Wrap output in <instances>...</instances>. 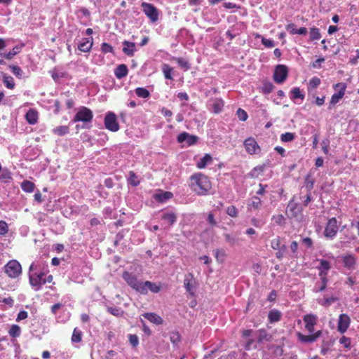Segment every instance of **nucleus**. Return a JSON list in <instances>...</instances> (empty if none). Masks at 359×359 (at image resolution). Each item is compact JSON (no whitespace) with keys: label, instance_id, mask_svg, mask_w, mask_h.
<instances>
[{"label":"nucleus","instance_id":"nucleus-1","mask_svg":"<svg viewBox=\"0 0 359 359\" xmlns=\"http://www.w3.org/2000/svg\"><path fill=\"white\" fill-rule=\"evenodd\" d=\"M189 186L193 191L198 195H205L211 188V183L208 177L197 173L190 177Z\"/></svg>","mask_w":359,"mask_h":359},{"label":"nucleus","instance_id":"nucleus-2","mask_svg":"<svg viewBox=\"0 0 359 359\" xmlns=\"http://www.w3.org/2000/svg\"><path fill=\"white\" fill-rule=\"evenodd\" d=\"M48 269L41 268L39 264L32 263L29 266V279L31 285L34 287L35 290L41 289L44 285V276H46Z\"/></svg>","mask_w":359,"mask_h":359},{"label":"nucleus","instance_id":"nucleus-3","mask_svg":"<svg viewBox=\"0 0 359 359\" xmlns=\"http://www.w3.org/2000/svg\"><path fill=\"white\" fill-rule=\"evenodd\" d=\"M123 278L133 289L141 294H145V289L142 287L143 282L139 281L135 276L126 271L123 273Z\"/></svg>","mask_w":359,"mask_h":359},{"label":"nucleus","instance_id":"nucleus-4","mask_svg":"<svg viewBox=\"0 0 359 359\" xmlns=\"http://www.w3.org/2000/svg\"><path fill=\"white\" fill-rule=\"evenodd\" d=\"M93 117V114L90 109L86 107H81L78 109L77 113L74 116L73 121H81L86 123H90L92 121Z\"/></svg>","mask_w":359,"mask_h":359},{"label":"nucleus","instance_id":"nucleus-5","mask_svg":"<svg viewBox=\"0 0 359 359\" xmlns=\"http://www.w3.org/2000/svg\"><path fill=\"white\" fill-rule=\"evenodd\" d=\"M141 7L142 11L151 22H155L158 20L160 11L153 4L147 2H142Z\"/></svg>","mask_w":359,"mask_h":359},{"label":"nucleus","instance_id":"nucleus-6","mask_svg":"<svg viewBox=\"0 0 359 359\" xmlns=\"http://www.w3.org/2000/svg\"><path fill=\"white\" fill-rule=\"evenodd\" d=\"M22 271L21 265L16 260L10 261L5 266V272L11 278H15L18 277Z\"/></svg>","mask_w":359,"mask_h":359},{"label":"nucleus","instance_id":"nucleus-7","mask_svg":"<svg viewBox=\"0 0 359 359\" xmlns=\"http://www.w3.org/2000/svg\"><path fill=\"white\" fill-rule=\"evenodd\" d=\"M104 126L107 129L116 132L119 129V125L117 122L116 115L112 112H109L104 118Z\"/></svg>","mask_w":359,"mask_h":359},{"label":"nucleus","instance_id":"nucleus-8","mask_svg":"<svg viewBox=\"0 0 359 359\" xmlns=\"http://www.w3.org/2000/svg\"><path fill=\"white\" fill-rule=\"evenodd\" d=\"M338 231L337 220L335 217L330 219L324 231V235L327 238H334Z\"/></svg>","mask_w":359,"mask_h":359},{"label":"nucleus","instance_id":"nucleus-9","mask_svg":"<svg viewBox=\"0 0 359 359\" xmlns=\"http://www.w3.org/2000/svg\"><path fill=\"white\" fill-rule=\"evenodd\" d=\"M287 76V69L283 65H278L274 72V81L278 83H282Z\"/></svg>","mask_w":359,"mask_h":359},{"label":"nucleus","instance_id":"nucleus-10","mask_svg":"<svg viewBox=\"0 0 359 359\" xmlns=\"http://www.w3.org/2000/svg\"><path fill=\"white\" fill-rule=\"evenodd\" d=\"M246 151L250 154H255L260 152L261 149L255 140L252 137L246 139L244 142Z\"/></svg>","mask_w":359,"mask_h":359},{"label":"nucleus","instance_id":"nucleus-11","mask_svg":"<svg viewBox=\"0 0 359 359\" xmlns=\"http://www.w3.org/2000/svg\"><path fill=\"white\" fill-rule=\"evenodd\" d=\"M350 323V317L344 313L341 314L339 317L337 330L341 334L344 333L348 328Z\"/></svg>","mask_w":359,"mask_h":359},{"label":"nucleus","instance_id":"nucleus-12","mask_svg":"<svg viewBox=\"0 0 359 359\" xmlns=\"http://www.w3.org/2000/svg\"><path fill=\"white\" fill-rule=\"evenodd\" d=\"M338 87H341V89L339 90V91L338 93L332 95V96L331 97L329 109H331L332 106H334V104L338 103L339 101L343 97V96L345 94L346 85L344 83H337L335 85V88H338Z\"/></svg>","mask_w":359,"mask_h":359},{"label":"nucleus","instance_id":"nucleus-13","mask_svg":"<svg viewBox=\"0 0 359 359\" xmlns=\"http://www.w3.org/2000/svg\"><path fill=\"white\" fill-rule=\"evenodd\" d=\"M177 141L179 142H186L189 145H193L197 142L198 137L190 135L186 132H183L178 135Z\"/></svg>","mask_w":359,"mask_h":359},{"label":"nucleus","instance_id":"nucleus-14","mask_svg":"<svg viewBox=\"0 0 359 359\" xmlns=\"http://www.w3.org/2000/svg\"><path fill=\"white\" fill-rule=\"evenodd\" d=\"M322 332L320 330L316 332L314 334L310 335H304L302 333H298V339L304 343H312L316 341L318 338L320 337Z\"/></svg>","mask_w":359,"mask_h":359},{"label":"nucleus","instance_id":"nucleus-15","mask_svg":"<svg viewBox=\"0 0 359 359\" xmlns=\"http://www.w3.org/2000/svg\"><path fill=\"white\" fill-rule=\"evenodd\" d=\"M316 317L313 315H306L304 317V321L306 324L305 327L310 333L314 332V325L316 324Z\"/></svg>","mask_w":359,"mask_h":359},{"label":"nucleus","instance_id":"nucleus-16","mask_svg":"<svg viewBox=\"0 0 359 359\" xmlns=\"http://www.w3.org/2000/svg\"><path fill=\"white\" fill-rule=\"evenodd\" d=\"M300 212L301 208L299 206L293 201H290L287 207V213L288 214V216L297 217Z\"/></svg>","mask_w":359,"mask_h":359},{"label":"nucleus","instance_id":"nucleus-17","mask_svg":"<svg viewBox=\"0 0 359 359\" xmlns=\"http://www.w3.org/2000/svg\"><path fill=\"white\" fill-rule=\"evenodd\" d=\"M184 287L186 288V290L191 295H194V288H195V281L193 278L192 274H189L188 277L185 278V279L184 280Z\"/></svg>","mask_w":359,"mask_h":359},{"label":"nucleus","instance_id":"nucleus-18","mask_svg":"<svg viewBox=\"0 0 359 359\" xmlns=\"http://www.w3.org/2000/svg\"><path fill=\"white\" fill-rule=\"evenodd\" d=\"M342 262L346 268L353 269L356 264V259L352 255H347L341 257Z\"/></svg>","mask_w":359,"mask_h":359},{"label":"nucleus","instance_id":"nucleus-19","mask_svg":"<svg viewBox=\"0 0 359 359\" xmlns=\"http://www.w3.org/2000/svg\"><path fill=\"white\" fill-rule=\"evenodd\" d=\"M161 219L168 224V226L170 227L176 222L177 215L173 212H165L162 214Z\"/></svg>","mask_w":359,"mask_h":359},{"label":"nucleus","instance_id":"nucleus-20","mask_svg":"<svg viewBox=\"0 0 359 359\" xmlns=\"http://www.w3.org/2000/svg\"><path fill=\"white\" fill-rule=\"evenodd\" d=\"M25 118L27 121L31 125L36 123L38 121V113L36 110L34 109H29L26 113Z\"/></svg>","mask_w":359,"mask_h":359},{"label":"nucleus","instance_id":"nucleus-21","mask_svg":"<svg viewBox=\"0 0 359 359\" xmlns=\"http://www.w3.org/2000/svg\"><path fill=\"white\" fill-rule=\"evenodd\" d=\"M142 316L155 325H161L163 323V319L154 313H145Z\"/></svg>","mask_w":359,"mask_h":359},{"label":"nucleus","instance_id":"nucleus-22","mask_svg":"<svg viewBox=\"0 0 359 359\" xmlns=\"http://www.w3.org/2000/svg\"><path fill=\"white\" fill-rule=\"evenodd\" d=\"M128 72V67L126 65L121 64L117 66L114 70V74L117 79H122L127 76Z\"/></svg>","mask_w":359,"mask_h":359},{"label":"nucleus","instance_id":"nucleus-23","mask_svg":"<svg viewBox=\"0 0 359 359\" xmlns=\"http://www.w3.org/2000/svg\"><path fill=\"white\" fill-rule=\"evenodd\" d=\"M123 51L128 56H132L135 51V44L133 42L125 41L123 43Z\"/></svg>","mask_w":359,"mask_h":359},{"label":"nucleus","instance_id":"nucleus-24","mask_svg":"<svg viewBox=\"0 0 359 359\" xmlns=\"http://www.w3.org/2000/svg\"><path fill=\"white\" fill-rule=\"evenodd\" d=\"M154 198L161 203H163L172 197V194L169 191H161L154 196Z\"/></svg>","mask_w":359,"mask_h":359},{"label":"nucleus","instance_id":"nucleus-25","mask_svg":"<svg viewBox=\"0 0 359 359\" xmlns=\"http://www.w3.org/2000/svg\"><path fill=\"white\" fill-rule=\"evenodd\" d=\"M142 287L145 289L144 294H147L149 290L154 293H157L160 291V287L158 285L148 280L143 282Z\"/></svg>","mask_w":359,"mask_h":359},{"label":"nucleus","instance_id":"nucleus-26","mask_svg":"<svg viewBox=\"0 0 359 359\" xmlns=\"http://www.w3.org/2000/svg\"><path fill=\"white\" fill-rule=\"evenodd\" d=\"M83 40V41L79 44L78 48L82 52H88L93 46V39L91 38V40L89 39H84Z\"/></svg>","mask_w":359,"mask_h":359},{"label":"nucleus","instance_id":"nucleus-27","mask_svg":"<svg viewBox=\"0 0 359 359\" xmlns=\"http://www.w3.org/2000/svg\"><path fill=\"white\" fill-rule=\"evenodd\" d=\"M271 339V335L269 334L265 330H259L257 332V341L259 343L264 341H269Z\"/></svg>","mask_w":359,"mask_h":359},{"label":"nucleus","instance_id":"nucleus-28","mask_svg":"<svg viewBox=\"0 0 359 359\" xmlns=\"http://www.w3.org/2000/svg\"><path fill=\"white\" fill-rule=\"evenodd\" d=\"M212 156L210 154H205L197 163V167L200 169L204 168L208 164L212 161Z\"/></svg>","mask_w":359,"mask_h":359},{"label":"nucleus","instance_id":"nucleus-29","mask_svg":"<svg viewBox=\"0 0 359 359\" xmlns=\"http://www.w3.org/2000/svg\"><path fill=\"white\" fill-rule=\"evenodd\" d=\"M225 241L230 245V246H234L237 244H238L239 238L235 236H233L229 233H224L223 234Z\"/></svg>","mask_w":359,"mask_h":359},{"label":"nucleus","instance_id":"nucleus-30","mask_svg":"<svg viewBox=\"0 0 359 359\" xmlns=\"http://www.w3.org/2000/svg\"><path fill=\"white\" fill-rule=\"evenodd\" d=\"M281 313L276 309H273L269 311V320L270 323L278 322L280 320Z\"/></svg>","mask_w":359,"mask_h":359},{"label":"nucleus","instance_id":"nucleus-31","mask_svg":"<svg viewBox=\"0 0 359 359\" xmlns=\"http://www.w3.org/2000/svg\"><path fill=\"white\" fill-rule=\"evenodd\" d=\"M319 275H320V276L321 277V279H322V284L318 287H317V285H316V287L314 288V291L315 292L323 291L325 289V287H326L327 281V279L326 278L327 273H323V271H320Z\"/></svg>","mask_w":359,"mask_h":359},{"label":"nucleus","instance_id":"nucleus-32","mask_svg":"<svg viewBox=\"0 0 359 359\" xmlns=\"http://www.w3.org/2000/svg\"><path fill=\"white\" fill-rule=\"evenodd\" d=\"M24 46V44H20L15 46L11 50H10L6 55V58L8 60L12 59L14 56H15L18 53H19L22 47Z\"/></svg>","mask_w":359,"mask_h":359},{"label":"nucleus","instance_id":"nucleus-33","mask_svg":"<svg viewBox=\"0 0 359 359\" xmlns=\"http://www.w3.org/2000/svg\"><path fill=\"white\" fill-rule=\"evenodd\" d=\"M162 72L163 75L166 79L172 80V72H173V69L170 67L168 64H163L162 65Z\"/></svg>","mask_w":359,"mask_h":359},{"label":"nucleus","instance_id":"nucleus-34","mask_svg":"<svg viewBox=\"0 0 359 359\" xmlns=\"http://www.w3.org/2000/svg\"><path fill=\"white\" fill-rule=\"evenodd\" d=\"M53 133L58 136H62L69 133V127L67 126H61L55 128Z\"/></svg>","mask_w":359,"mask_h":359},{"label":"nucleus","instance_id":"nucleus-35","mask_svg":"<svg viewBox=\"0 0 359 359\" xmlns=\"http://www.w3.org/2000/svg\"><path fill=\"white\" fill-rule=\"evenodd\" d=\"M21 187L23 191L31 193L34 189V184L30 181L25 180L22 182Z\"/></svg>","mask_w":359,"mask_h":359},{"label":"nucleus","instance_id":"nucleus-36","mask_svg":"<svg viewBox=\"0 0 359 359\" xmlns=\"http://www.w3.org/2000/svg\"><path fill=\"white\" fill-rule=\"evenodd\" d=\"M173 60H175L178 65L185 71L190 68L189 63L185 59L182 57H175Z\"/></svg>","mask_w":359,"mask_h":359},{"label":"nucleus","instance_id":"nucleus-37","mask_svg":"<svg viewBox=\"0 0 359 359\" xmlns=\"http://www.w3.org/2000/svg\"><path fill=\"white\" fill-rule=\"evenodd\" d=\"M214 255H215L216 259L219 262L222 263L224 261V259L226 257V253L223 249H217V250H214Z\"/></svg>","mask_w":359,"mask_h":359},{"label":"nucleus","instance_id":"nucleus-38","mask_svg":"<svg viewBox=\"0 0 359 359\" xmlns=\"http://www.w3.org/2000/svg\"><path fill=\"white\" fill-rule=\"evenodd\" d=\"M135 93L138 97L142 98L149 97L150 95L149 91L147 89L140 87L135 89Z\"/></svg>","mask_w":359,"mask_h":359},{"label":"nucleus","instance_id":"nucleus-39","mask_svg":"<svg viewBox=\"0 0 359 359\" xmlns=\"http://www.w3.org/2000/svg\"><path fill=\"white\" fill-rule=\"evenodd\" d=\"M82 332L79 329L75 328L74 330L72 336V341L73 343L80 342L81 341Z\"/></svg>","mask_w":359,"mask_h":359},{"label":"nucleus","instance_id":"nucleus-40","mask_svg":"<svg viewBox=\"0 0 359 359\" xmlns=\"http://www.w3.org/2000/svg\"><path fill=\"white\" fill-rule=\"evenodd\" d=\"M320 83V79L318 77H313L309 83V90L311 91L316 88Z\"/></svg>","mask_w":359,"mask_h":359},{"label":"nucleus","instance_id":"nucleus-41","mask_svg":"<svg viewBox=\"0 0 359 359\" xmlns=\"http://www.w3.org/2000/svg\"><path fill=\"white\" fill-rule=\"evenodd\" d=\"M224 107V102L221 100H215L212 104L214 112L216 114L219 113Z\"/></svg>","mask_w":359,"mask_h":359},{"label":"nucleus","instance_id":"nucleus-42","mask_svg":"<svg viewBox=\"0 0 359 359\" xmlns=\"http://www.w3.org/2000/svg\"><path fill=\"white\" fill-rule=\"evenodd\" d=\"M90 11L86 8H82L78 11V16L81 18H84L85 20H90Z\"/></svg>","mask_w":359,"mask_h":359},{"label":"nucleus","instance_id":"nucleus-43","mask_svg":"<svg viewBox=\"0 0 359 359\" xmlns=\"http://www.w3.org/2000/svg\"><path fill=\"white\" fill-rule=\"evenodd\" d=\"M8 333L13 337H18L20 334V327L17 325H13L10 328Z\"/></svg>","mask_w":359,"mask_h":359},{"label":"nucleus","instance_id":"nucleus-44","mask_svg":"<svg viewBox=\"0 0 359 359\" xmlns=\"http://www.w3.org/2000/svg\"><path fill=\"white\" fill-rule=\"evenodd\" d=\"M318 269L320 270V271H323V273H327L328 270L330 269V262L325 259H321L320 261V266Z\"/></svg>","mask_w":359,"mask_h":359},{"label":"nucleus","instance_id":"nucleus-45","mask_svg":"<svg viewBox=\"0 0 359 359\" xmlns=\"http://www.w3.org/2000/svg\"><path fill=\"white\" fill-rule=\"evenodd\" d=\"M107 311L115 316H121L123 314V311L121 308L118 307H107Z\"/></svg>","mask_w":359,"mask_h":359},{"label":"nucleus","instance_id":"nucleus-46","mask_svg":"<svg viewBox=\"0 0 359 359\" xmlns=\"http://www.w3.org/2000/svg\"><path fill=\"white\" fill-rule=\"evenodd\" d=\"M295 135L292 133H285L280 135L282 142H288L294 140Z\"/></svg>","mask_w":359,"mask_h":359},{"label":"nucleus","instance_id":"nucleus-47","mask_svg":"<svg viewBox=\"0 0 359 359\" xmlns=\"http://www.w3.org/2000/svg\"><path fill=\"white\" fill-rule=\"evenodd\" d=\"M291 93L292 94V99L299 98L302 100L304 99V95L302 93L299 88H294L291 90Z\"/></svg>","mask_w":359,"mask_h":359},{"label":"nucleus","instance_id":"nucleus-48","mask_svg":"<svg viewBox=\"0 0 359 359\" xmlns=\"http://www.w3.org/2000/svg\"><path fill=\"white\" fill-rule=\"evenodd\" d=\"M261 205L262 200L257 196L252 197L250 203H249V205L253 207L255 209H259L261 207Z\"/></svg>","mask_w":359,"mask_h":359},{"label":"nucleus","instance_id":"nucleus-49","mask_svg":"<svg viewBox=\"0 0 359 359\" xmlns=\"http://www.w3.org/2000/svg\"><path fill=\"white\" fill-rule=\"evenodd\" d=\"M128 182L131 185H133L134 187H136L140 184V181L137 180V177L136 175L133 171H130L129 172Z\"/></svg>","mask_w":359,"mask_h":359},{"label":"nucleus","instance_id":"nucleus-50","mask_svg":"<svg viewBox=\"0 0 359 359\" xmlns=\"http://www.w3.org/2000/svg\"><path fill=\"white\" fill-rule=\"evenodd\" d=\"M281 238L280 236H276L271 241V247L274 250L280 248Z\"/></svg>","mask_w":359,"mask_h":359},{"label":"nucleus","instance_id":"nucleus-51","mask_svg":"<svg viewBox=\"0 0 359 359\" xmlns=\"http://www.w3.org/2000/svg\"><path fill=\"white\" fill-rule=\"evenodd\" d=\"M4 83L5 86L9 89H13L15 86L13 79L11 76H4Z\"/></svg>","mask_w":359,"mask_h":359},{"label":"nucleus","instance_id":"nucleus-52","mask_svg":"<svg viewBox=\"0 0 359 359\" xmlns=\"http://www.w3.org/2000/svg\"><path fill=\"white\" fill-rule=\"evenodd\" d=\"M180 339H181V337L178 332H173L170 333V340L173 344H175V345L177 344L180 341Z\"/></svg>","mask_w":359,"mask_h":359},{"label":"nucleus","instance_id":"nucleus-53","mask_svg":"<svg viewBox=\"0 0 359 359\" xmlns=\"http://www.w3.org/2000/svg\"><path fill=\"white\" fill-rule=\"evenodd\" d=\"M287 30H290L292 34H298L300 35H304L307 33V30L304 27H302L300 29H294L292 28L290 25L287 27Z\"/></svg>","mask_w":359,"mask_h":359},{"label":"nucleus","instance_id":"nucleus-54","mask_svg":"<svg viewBox=\"0 0 359 359\" xmlns=\"http://www.w3.org/2000/svg\"><path fill=\"white\" fill-rule=\"evenodd\" d=\"M236 115H237L238 118H239V120L242 121H246L248 117L247 112L241 108H239L237 110Z\"/></svg>","mask_w":359,"mask_h":359},{"label":"nucleus","instance_id":"nucleus-55","mask_svg":"<svg viewBox=\"0 0 359 359\" xmlns=\"http://www.w3.org/2000/svg\"><path fill=\"white\" fill-rule=\"evenodd\" d=\"M226 213L230 217H237L238 215V210L235 206L231 205L227 208Z\"/></svg>","mask_w":359,"mask_h":359},{"label":"nucleus","instance_id":"nucleus-56","mask_svg":"<svg viewBox=\"0 0 359 359\" xmlns=\"http://www.w3.org/2000/svg\"><path fill=\"white\" fill-rule=\"evenodd\" d=\"M335 301H337V298L331 297H327V298L323 299V300H321L320 302V303L325 306H328L331 305Z\"/></svg>","mask_w":359,"mask_h":359},{"label":"nucleus","instance_id":"nucleus-57","mask_svg":"<svg viewBox=\"0 0 359 359\" xmlns=\"http://www.w3.org/2000/svg\"><path fill=\"white\" fill-rule=\"evenodd\" d=\"M310 38L311 40H317L320 38L319 31L316 28H312L310 32Z\"/></svg>","mask_w":359,"mask_h":359},{"label":"nucleus","instance_id":"nucleus-58","mask_svg":"<svg viewBox=\"0 0 359 359\" xmlns=\"http://www.w3.org/2000/svg\"><path fill=\"white\" fill-rule=\"evenodd\" d=\"M11 72L18 77L20 78L22 76V70L18 66H10Z\"/></svg>","mask_w":359,"mask_h":359},{"label":"nucleus","instance_id":"nucleus-59","mask_svg":"<svg viewBox=\"0 0 359 359\" xmlns=\"http://www.w3.org/2000/svg\"><path fill=\"white\" fill-rule=\"evenodd\" d=\"M130 344L133 346L136 347L139 344V338L136 334H129Z\"/></svg>","mask_w":359,"mask_h":359},{"label":"nucleus","instance_id":"nucleus-60","mask_svg":"<svg viewBox=\"0 0 359 359\" xmlns=\"http://www.w3.org/2000/svg\"><path fill=\"white\" fill-rule=\"evenodd\" d=\"M339 343L342 344L344 347L349 348L351 346V339L345 336H343L339 339Z\"/></svg>","mask_w":359,"mask_h":359},{"label":"nucleus","instance_id":"nucleus-61","mask_svg":"<svg viewBox=\"0 0 359 359\" xmlns=\"http://www.w3.org/2000/svg\"><path fill=\"white\" fill-rule=\"evenodd\" d=\"M8 231L7 224L4 221H0V235H5Z\"/></svg>","mask_w":359,"mask_h":359},{"label":"nucleus","instance_id":"nucleus-62","mask_svg":"<svg viewBox=\"0 0 359 359\" xmlns=\"http://www.w3.org/2000/svg\"><path fill=\"white\" fill-rule=\"evenodd\" d=\"M262 42L267 48H272L275 46L274 41L271 39H266L265 38H262Z\"/></svg>","mask_w":359,"mask_h":359},{"label":"nucleus","instance_id":"nucleus-63","mask_svg":"<svg viewBox=\"0 0 359 359\" xmlns=\"http://www.w3.org/2000/svg\"><path fill=\"white\" fill-rule=\"evenodd\" d=\"M273 88V86L271 83H266L263 86V91L265 93H270Z\"/></svg>","mask_w":359,"mask_h":359},{"label":"nucleus","instance_id":"nucleus-64","mask_svg":"<svg viewBox=\"0 0 359 359\" xmlns=\"http://www.w3.org/2000/svg\"><path fill=\"white\" fill-rule=\"evenodd\" d=\"M101 48H102V52H104L105 53H110L112 51V47L107 43H103L102 44Z\"/></svg>","mask_w":359,"mask_h":359}]
</instances>
